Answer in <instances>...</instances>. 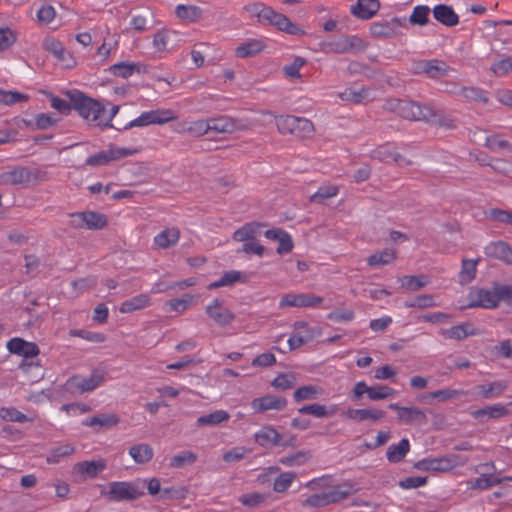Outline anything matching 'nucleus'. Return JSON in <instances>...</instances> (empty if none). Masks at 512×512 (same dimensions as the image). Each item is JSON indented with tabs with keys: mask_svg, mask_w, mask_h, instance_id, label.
Returning a JSON list of instances; mask_svg holds the SVG:
<instances>
[{
	"mask_svg": "<svg viewBox=\"0 0 512 512\" xmlns=\"http://www.w3.org/2000/svg\"><path fill=\"white\" fill-rule=\"evenodd\" d=\"M430 9L425 5H418L414 7L409 21L411 24L423 26L428 23Z\"/></svg>",
	"mask_w": 512,
	"mask_h": 512,
	"instance_id": "nucleus-55",
	"label": "nucleus"
},
{
	"mask_svg": "<svg viewBox=\"0 0 512 512\" xmlns=\"http://www.w3.org/2000/svg\"><path fill=\"white\" fill-rule=\"evenodd\" d=\"M508 414V407L501 403L487 405L471 412V416L479 422H486L490 419H499L507 416Z\"/></svg>",
	"mask_w": 512,
	"mask_h": 512,
	"instance_id": "nucleus-18",
	"label": "nucleus"
},
{
	"mask_svg": "<svg viewBox=\"0 0 512 512\" xmlns=\"http://www.w3.org/2000/svg\"><path fill=\"white\" fill-rule=\"evenodd\" d=\"M175 15L182 21L192 23L198 21L202 17L203 10L196 5L178 4L175 7Z\"/></svg>",
	"mask_w": 512,
	"mask_h": 512,
	"instance_id": "nucleus-32",
	"label": "nucleus"
},
{
	"mask_svg": "<svg viewBox=\"0 0 512 512\" xmlns=\"http://www.w3.org/2000/svg\"><path fill=\"white\" fill-rule=\"evenodd\" d=\"M499 304L497 285L492 288H472L468 294L467 307L493 309Z\"/></svg>",
	"mask_w": 512,
	"mask_h": 512,
	"instance_id": "nucleus-4",
	"label": "nucleus"
},
{
	"mask_svg": "<svg viewBox=\"0 0 512 512\" xmlns=\"http://www.w3.org/2000/svg\"><path fill=\"white\" fill-rule=\"evenodd\" d=\"M106 466L107 462L103 458L81 461L74 465L73 473L82 480L92 479L101 473Z\"/></svg>",
	"mask_w": 512,
	"mask_h": 512,
	"instance_id": "nucleus-11",
	"label": "nucleus"
},
{
	"mask_svg": "<svg viewBox=\"0 0 512 512\" xmlns=\"http://www.w3.org/2000/svg\"><path fill=\"white\" fill-rule=\"evenodd\" d=\"M487 257L512 265V247L504 241H493L484 248Z\"/></svg>",
	"mask_w": 512,
	"mask_h": 512,
	"instance_id": "nucleus-17",
	"label": "nucleus"
},
{
	"mask_svg": "<svg viewBox=\"0 0 512 512\" xmlns=\"http://www.w3.org/2000/svg\"><path fill=\"white\" fill-rule=\"evenodd\" d=\"M209 121V132L214 133H231L237 129L236 122L227 116H221L217 118H210Z\"/></svg>",
	"mask_w": 512,
	"mask_h": 512,
	"instance_id": "nucleus-35",
	"label": "nucleus"
},
{
	"mask_svg": "<svg viewBox=\"0 0 512 512\" xmlns=\"http://www.w3.org/2000/svg\"><path fill=\"white\" fill-rule=\"evenodd\" d=\"M373 157L386 163L394 162L400 166L408 164V161L396 151L395 145L389 143L375 149Z\"/></svg>",
	"mask_w": 512,
	"mask_h": 512,
	"instance_id": "nucleus-23",
	"label": "nucleus"
},
{
	"mask_svg": "<svg viewBox=\"0 0 512 512\" xmlns=\"http://www.w3.org/2000/svg\"><path fill=\"white\" fill-rule=\"evenodd\" d=\"M244 10L250 17H255L259 22L264 23L266 18L269 17V13H271V8L262 2L249 3L244 6Z\"/></svg>",
	"mask_w": 512,
	"mask_h": 512,
	"instance_id": "nucleus-46",
	"label": "nucleus"
},
{
	"mask_svg": "<svg viewBox=\"0 0 512 512\" xmlns=\"http://www.w3.org/2000/svg\"><path fill=\"white\" fill-rule=\"evenodd\" d=\"M405 306L408 308H429L436 306V302L434 297L431 295H419L409 301H406Z\"/></svg>",
	"mask_w": 512,
	"mask_h": 512,
	"instance_id": "nucleus-62",
	"label": "nucleus"
},
{
	"mask_svg": "<svg viewBox=\"0 0 512 512\" xmlns=\"http://www.w3.org/2000/svg\"><path fill=\"white\" fill-rule=\"evenodd\" d=\"M250 406L255 413H265L271 410L282 411L287 406V400L282 396L267 394L253 399Z\"/></svg>",
	"mask_w": 512,
	"mask_h": 512,
	"instance_id": "nucleus-10",
	"label": "nucleus"
},
{
	"mask_svg": "<svg viewBox=\"0 0 512 512\" xmlns=\"http://www.w3.org/2000/svg\"><path fill=\"white\" fill-rule=\"evenodd\" d=\"M120 422V418L115 413H102L82 421V425L91 427L95 430L102 428H111L116 426Z\"/></svg>",
	"mask_w": 512,
	"mask_h": 512,
	"instance_id": "nucleus-22",
	"label": "nucleus"
},
{
	"mask_svg": "<svg viewBox=\"0 0 512 512\" xmlns=\"http://www.w3.org/2000/svg\"><path fill=\"white\" fill-rule=\"evenodd\" d=\"M397 391L387 385L370 386L369 399L372 401L384 400L393 397Z\"/></svg>",
	"mask_w": 512,
	"mask_h": 512,
	"instance_id": "nucleus-53",
	"label": "nucleus"
},
{
	"mask_svg": "<svg viewBox=\"0 0 512 512\" xmlns=\"http://www.w3.org/2000/svg\"><path fill=\"white\" fill-rule=\"evenodd\" d=\"M17 40V34L10 27H0V51L9 49Z\"/></svg>",
	"mask_w": 512,
	"mask_h": 512,
	"instance_id": "nucleus-59",
	"label": "nucleus"
},
{
	"mask_svg": "<svg viewBox=\"0 0 512 512\" xmlns=\"http://www.w3.org/2000/svg\"><path fill=\"white\" fill-rule=\"evenodd\" d=\"M324 390L320 386L316 385H304L297 388L294 391L293 397L296 402L306 401V400H316L320 396H322Z\"/></svg>",
	"mask_w": 512,
	"mask_h": 512,
	"instance_id": "nucleus-39",
	"label": "nucleus"
},
{
	"mask_svg": "<svg viewBox=\"0 0 512 512\" xmlns=\"http://www.w3.org/2000/svg\"><path fill=\"white\" fill-rule=\"evenodd\" d=\"M491 70L497 76H505L512 72V57L501 59L491 66Z\"/></svg>",
	"mask_w": 512,
	"mask_h": 512,
	"instance_id": "nucleus-64",
	"label": "nucleus"
},
{
	"mask_svg": "<svg viewBox=\"0 0 512 512\" xmlns=\"http://www.w3.org/2000/svg\"><path fill=\"white\" fill-rule=\"evenodd\" d=\"M305 452H297L279 459V462L287 467H296L305 464L308 460Z\"/></svg>",
	"mask_w": 512,
	"mask_h": 512,
	"instance_id": "nucleus-63",
	"label": "nucleus"
},
{
	"mask_svg": "<svg viewBox=\"0 0 512 512\" xmlns=\"http://www.w3.org/2000/svg\"><path fill=\"white\" fill-rule=\"evenodd\" d=\"M475 329L471 324L465 323L448 329L445 335L448 338L461 340L467 336L474 335Z\"/></svg>",
	"mask_w": 512,
	"mask_h": 512,
	"instance_id": "nucleus-54",
	"label": "nucleus"
},
{
	"mask_svg": "<svg viewBox=\"0 0 512 512\" xmlns=\"http://www.w3.org/2000/svg\"><path fill=\"white\" fill-rule=\"evenodd\" d=\"M105 373L103 370L95 369L90 375H75L70 377L65 383L66 391L74 394H83L96 389L104 381Z\"/></svg>",
	"mask_w": 512,
	"mask_h": 512,
	"instance_id": "nucleus-2",
	"label": "nucleus"
},
{
	"mask_svg": "<svg viewBox=\"0 0 512 512\" xmlns=\"http://www.w3.org/2000/svg\"><path fill=\"white\" fill-rule=\"evenodd\" d=\"M7 349L10 353L24 358L35 357L39 354V348L35 343L25 341L19 337L10 339L7 342Z\"/></svg>",
	"mask_w": 512,
	"mask_h": 512,
	"instance_id": "nucleus-19",
	"label": "nucleus"
},
{
	"mask_svg": "<svg viewBox=\"0 0 512 512\" xmlns=\"http://www.w3.org/2000/svg\"><path fill=\"white\" fill-rule=\"evenodd\" d=\"M254 439L261 447H271L277 445L280 441V434L278 431L270 426H263L254 434Z\"/></svg>",
	"mask_w": 512,
	"mask_h": 512,
	"instance_id": "nucleus-25",
	"label": "nucleus"
},
{
	"mask_svg": "<svg viewBox=\"0 0 512 512\" xmlns=\"http://www.w3.org/2000/svg\"><path fill=\"white\" fill-rule=\"evenodd\" d=\"M410 443L408 439L403 438L397 444H392L387 449V459L392 463L401 461L409 452Z\"/></svg>",
	"mask_w": 512,
	"mask_h": 512,
	"instance_id": "nucleus-40",
	"label": "nucleus"
},
{
	"mask_svg": "<svg viewBox=\"0 0 512 512\" xmlns=\"http://www.w3.org/2000/svg\"><path fill=\"white\" fill-rule=\"evenodd\" d=\"M209 121L208 120H196L191 122H185L181 124L178 132H187L192 136L199 137L209 133Z\"/></svg>",
	"mask_w": 512,
	"mask_h": 512,
	"instance_id": "nucleus-41",
	"label": "nucleus"
},
{
	"mask_svg": "<svg viewBox=\"0 0 512 512\" xmlns=\"http://www.w3.org/2000/svg\"><path fill=\"white\" fill-rule=\"evenodd\" d=\"M368 96L369 91L362 86L346 88L343 92L339 94V97L342 101H348L353 103H360L366 100Z\"/></svg>",
	"mask_w": 512,
	"mask_h": 512,
	"instance_id": "nucleus-43",
	"label": "nucleus"
},
{
	"mask_svg": "<svg viewBox=\"0 0 512 512\" xmlns=\"http://www.w3.org/2000/svg\"><path fill=\"white\" fill-rule=\"evenodd\" d=\"M102 495L112 501H131L144 495L137 482L114 481L109 483L108 489Z\"/></svg>",
	"mask_w": 512,
	"mask_h": 512,
	"instance_id": "nucleus-3",
	"label": "nucleus"
},
{
	"mask_svg": "<svg viewBox=\"0 0 512 512\" xmlns=\"http://www.w3.org/2000/svg\"><path fill=\"white\" fill-rule=\"evenodd\" d=\"M351 487L347 484L335 486L329 491L312 495L307 502L313 506H322L330 503L338 502L351 494Z\"/></svg>",
	"mask_w": 512,
	"mask_h": 512,
	"instance_id": "nucleus-8",
	"label": "nucleus"
},
{
	"mask_svg": "<svg viewBox=\"0 0 512 512\" xmlns=\"http://www.w3.org/2000/svg\"><path fill=\"white\" fill-rule=\"evenodd\" d=\"M129 455L135 463L145 464L153 458L154 451L149 444L139 443L129 448Z\"/></svg>",
	"mask_w": 512,
	"mask_h": 512,
	"instance_id": "nucleus-33",
	"label": "nucleus"
},
{
	"mask_svg": "<svg viewBox=\"0 0 512 512\" xmlns=\"http://www.w3.org/2000/svg\"><path fill=\"white\" fill-rule=\"evenodd\" d=\"M258 228L259 225L256 223H247L234 232L233 239L239 242L250 241L254 238Z\"/></svg>",
	"mask_w": 512,
	"mask_h": 512,
	"instance_id": "nucleus-51",
	"label": "nucleus"
},
{
	"mask_svg": "<svg viewBox=\"0 0 512 512\" xmlns=\"http://www.w3.org/2000/svg\"><path fill=\"white\" fill-rule=\"evenodd\" d=\"M263 48L264 45L260 40L253 39L239 45L235 52L238 57L246 58L259 53Z\"/></svg>",
	"mask_w": 512,
	"mask_h": 512,
	"instance_id": "nucleus-47",
	"label": "nucleus"
},
{
	"mask_svg": "<svg viewBox=\"0 0 512 512\" xmlns=\"http://www.w3.org/2000/svg\"><path fill=\"white\" fill-rule=\"evenodd\" d=\"M379 8V0H357L351 8V13L359 19L368 20L379 11Z\"/></svg>",
	"mask_w": 512,
	"mask_h": 512,
	"instance_id": "nucleus-24",
	"label": "nucleus"
},
{
	"mask_svg": "<svg viewBox=\"0 0 512 512\" xmlns=\"http://www.w3.org/2000/svg\"><path fill=\"white\" fill-rule=\"evenodd\" d=\"M395 259H396L395 250L392 248H386L382 251L372 254L367 259V263L371 267L380 268L384 265L393 263Z\"/></svg>",
	"mask_w": 512,
	"mask_h": 512,
	"instance_id": "nucleus-36",
	"label": "nucleus"
},
{
	"mask_svg": "<svg viewBox=\"0 0 512 512\" xmlns=\"http://www.w3.org/2000/svg\"><path fill=\"white\" fill-rule=\"evenodd\" d=\"M506 388V383L497 381L490 384L478 385L476 390L482 398L489 399L501 395Z\"/></svg>",
	"mask_w": 512,
	"mask_h": 512,
	"instance_id": "nucleus-45",
	"label": "nucleus"
},
{
	"mask_svg": "<svg viewBox=\"0 0 512 512\" xmlns=\"http://www.w3.org/2000/svg\"><path fill=\"white\" fill-rule=\"evenodd\" d=\"M176 36V32L168 29H162L153 35V47L157 52H167L171 48V42Z\"/></svg>",
	"mask_w": 512,
	"mask_h": 512,
	"instance_id": "nucleus-34",
	"label": "nucleus"
},
{
	"mask_svg": "<svg viewBox=\"0 0 512 512\" xmlns=\"http://www.w3.org/2000/svg\"><path fill=\"white\" fill-rule=\"evenodd\" d=\"M460 395H462V391H460V390L440 389L437 391L430 392L429 394H427L425 396H421L419 399L424 400L426 398H432V399H437L439 401H446L449 399L456 398Z\"/></svg>",
	"mask_w": 512,
	"mask_h": 512,
	"instance_id": "nucleus-58",
	"label": "nucleus"
},
{
	"mask_svg": "<svg viewBox=\"0 0 512 512\" xmlns=\"http://www.w3.org/2000/svg\"><path fill=\"white\" fill-rule=\"evenodd\" d=\"M417 70L427 74L429 77L436 78L446 74L447 66L439 60L423 61L418 64Z\"/></svg>",
	"mask_w": 512,
	"mask_h": 512,
	"instance_id": "nucleus-38",
	"label": "nucleus"
},
{
	"mask_svg": "<svg viewBox=\"0 0 512 512\" xmlns=\"http://www.w3.org/2000/svg\"><path fill=\"white\" fill-rule=\"evenodd\" d=\"M388 408L397 413L398 422L404 425H421L427 422L425 412L416 406H400L390 403Z\"/></svg>",
	"mask_w": 512,
	"mask_h": 512,
	"instance_id": "nucleus-6",
	"label": "nucleus"
},
{
	"mask_svg": "<svg viewBox=\"0 0 512 512\" xmlns=\"http://www.w3.org/2000/svg\"><path fill=\"white\" fill-rule=\"evenodd\" d=\"M136 153L135 149L120 148L111 146L108 150L100 151L93 155H90L85 163L89 166H103L111 161L119 160L121 158L131 156Z\"/></svg>",
	"mask_w": 512,
	"mask_h": 512,
	"instance_id": "nucleus-7",
	"label": "nucleus"
},
{
	"mask_svg": "<svg viewBox=\"0 0 512 512\" xmlns=\"http://www.w3.org/2000/svg\"><path fill=\"white\" fill-rule=\"evenodd\" d=\"M73 109L91 126L107 127L106 111L104 106L83 93L75 91L68 92Z\"/></svg>",
	"mask_w": 512,
	"mask_h": 512,
	"instance_id": "nucleus-1",
	"label": "nucleus"
},
{
	"mask_svg": "<svg viewBox=\"0 0 512 512\" xmlns=\"http://www.w3.org/2000/svg\"><path fill=\"white\" fill-rule=\"evenodd\" d=\"M246 280V276L237 270H229L225 271L222 276L214 282H211L207 288L209 290L218 289L221 287H231L238 282H244Z\"/></svg>",
	"mask_w": 512,
	"mask_h": 512,
	"instance_id": "nucleus-27",
	"label": "nucleus"
},
{
	"mask_svg": "<svg viewBox=\"0 0 512 512\" xmlns=\"http://www.w3.org/2000/svg\"><path fill=\"white\" fill-rule=\"evenodd\" d=\"M296 479V474L294 472H282L275 479L273 484V490L277 493H283L289 489L291 484Z\"/></svg>",
	"mask_w": 512,
	"mask_h": 512,
	"instance_id": "nucleus-50",
	"label": "nucleus"
},
{
	"mask_svg": "<svg viewBox=\"0 0 512 512\" xmlns=\"http://www.w3.org/2000/svg\"><path fill=\"white\" fill-rule=\"evenodd\" d=\"M180 238V231L176 227L166 228L154 237V245L160 249L174 246Z\"/></svg>",
	"mask_w": 512,
	"mask_h": 512,
	"instance_id": "nucleus-28",
	"label": "nucleus"
},
{
	"mask_svg": "<svg viewBox=\"0 0 512 512\" xmlns=\"http://www.w3.org/2000/svg\"><path fill=\"white\" fill-rule=\"evenodd\" d=\"M71 224L76 228L101 229L107 224L106 217L97 212H79L71 215Z\"/></svg>",
	"mask_w": 512,
	"mask_h": 512,
	"instance_id": "nucleus-9",
	"label": "nucleus"
},
{
	"mask_svg": "<svg viewBox=\"0 0 512 512\" xmlns=\"http://www.w3.org/2000/svg\"><path fill=\"white\" fill-rule=\"evenodd\" d=\"M0 417L5 421L24 423L30 421L25 414L21 413L15 408H2L0 410Z\"/></svg>",
	"mask_w": 512,
	"mask_h": 512,
	"instance_id": "nucleus-61",
	"label": "nucleus"
},
{
	"mask_svg": "<svg viewBox=\"0 0 512 512\" xmlns=\"http://www.w3.org/2000/svg\"><path fill=\"white\" fill-rule=\"evenodd\" d=\"M265 123L275 122L278 131L281 134H294L297 117L291 115L275 116L271 112H264Z\"/></svg>",
	"mask_w": 512,
	"mask_h": 512,
	"instance_id": "nucleus-21",
	"label": "nucleus"
},
{
	"mask_svg": "<svg viewBox=\"0 0 512 512\" xmlns=\"http://www.w3.org/2000/svg\"><path fill=\"white\" fill-rule=\"evenodd\" d=\"M75 451V447L71 444H61L52 448L47 454L46 460L48 463L56 464L64 458L70 456Z\"/></svg>",
	"mask_w": 512,
	"mask_h": 512,
	"instance_id": "nucleus-44",
	"label": "nucleus"
},
{
	"mask_svg": "<svg viewBox=\"0 0 512 512\" xmlns=\"http://www.w3.org/2000/svg\"><path fill=\"white\" fill-rule=\"evenodd\" d=\"M433 472H448L457 467L458 463L452 457L432 458Z\"/></svg>",
	"mask_w": 512,
	"mask_h": 512,
	"instance_id": "nucleus-57",
	"label": "nucleus"
},
{
	"mask_svg": "<svg viewBox=\"0 0 512 512\" xmlns=\"http://www.w3.org/2000/svg\"><path fill=\"white\" fill-rule=\"evenodd\" d=\"M138 70V66L130 62H119L109 67L108 71L111 75L120 78H129Z\"/></svg>",
	"mask_w": 512,
	"mask_h": 512,
	"instance_id": "nucleus-48",
	"label": "nucleus"
},
{
	"mask_svg": "<svg viewBox=\"0 0 512 512\" xmlns=\"http://www.w3.org/2000/svg\"><path fill=\"white\" fill-rule=\"evenodd\" d=\"M345 417L354 422L372 421L376 422L385 417V412L372 408L348 409L344 413Z\"/></svg>",
	"mask_w": 512,
	"mask_h": 512,
	"instance_id": "nucleus-20",
	"label": "nucleus"
},
{
	"mask_svg": "<svg viewBox=\"0 0 512 512\" xmlns=\"http://www.w3.org/2000/svg\"><path fill=\"white\" fill-rule=\"evenodd\" d=\"M478 260L464 259L462 261V269L459 273V280L461 284L471 282L476 275V267Z\"/></svg>",
	"mask_w": 512,
	"mask_h": 512,
	"instance_id": "nucleus-49",
	"label": "nucleus"
},
{
	"mask_svg": "<svg viewBox=\"0 0 512 512\" xmlns=\"http://www.w3.org/2000/svg\"><path fill=\"white\" fill-rule=\"evenodd\" d=\"M322 302V298L309 294H286L280 302L279 307H314Z\"/></svg>",
	"mask_w": 512,
	"mask_h": 512,
	"instance_id": "nucleus-13",
	"label": "nucleus"
},
{
	"mask_svg": "<svg viewBox=\"0 0 512 512\" xmlns=\"http://www.w3.org/2000/svg\"><path fill=\"white\" fill-rule=\"evenodd\" d=\"M147 125H162L177 119V115L170 109H155L142 112Z\"/></svg>",
	"mask_w": 512,
	"mask_h": 512,
	"instance_id": "nucleus-26",
	"label": "nucleus"
},
{
	"mask_svg": "<svg viewBox=\"0 0 512 512\" xmlns=\"http://www.w3.org/2000/svg\"><path fill=\"white\" fill-rule=\"evenodd\" d=\"M230 415L225 410H215L209 414L202 415L197 419L198 426H215L228 421Z\"/></svg>",
	"mask_w": 512,
	"mask_h": 512,
	"instance_id": "nucleus-42",
	"label": "nucleus"
},
{
	"mask_svg": "<svg viewBox=\"0 0 512 512\" xmlns=\"http://www.w3.org/2000/svg\"><path fill=\"white\" fill-rule=\"evenodd\" d=\"M338 193V187L335 185H323L314 194L310 196V201L320 203L325 199L336 196Z\"/></svg>",
	"mask_w": 512,
	"mask_h": 512,
	"instance_id": "nucleus-56",
	"label": "nucleus"
},
{
	"mask_svg": "<svg viewBox=\"0 0 512 512\" xmlns=\"http://www.w3.org/2000/svg\"><path fill=\"white\" fill-rule=\"evenodd\" d=\"M434 18L446 26H455L459 22L458 15L454 12L452 7L439 4L433 9Z\"/></svg>",
	"mask_w": 512,
	"mask_h": 512,
	"instance_id": "nucleus-31",
	"label": "nucleus"
},
{
	"mask_svg": "<svg viewBox=\"0 0 512 512\" xmlns=\"http://www.w3.org/2000/svg\"><path fill=\"white\" fill-rule=\"evenodd\" d=\"M296 383L295 376L291 373H281L274 378L271 385L280 390L292 388Z\"/></svg>",
	"mask_w": 512,
	"mask_h": 512,
	"instance_id": "nucleus-60",
	"label": "nucleus"
},
{
	"mask_svg": "<svg viewBox=\"0 0 512 512\" xmlns=\"http://www.w3.org/2000/svg\"><path fill=\"white\" fill-rule=\"evenodd\" d=\"M206 313L219 326H227L234 319V314L218 299H214L207 305Z\"/></svg>",
	"mask_w": 512,
	"mask_h": 512,
	"instance_id": "nucleus-14",
	"label": "nucleus"
},
{
	"mask_svg": "<svg viewBox=\"0 0 512 512\" xmlns=\"http://www.w3.org/2000/svg\"><path fill=\"white\" fill-rule=\"evenodd\" d=\"M265 23L276 26L279 30L285 31L289 34H297L299 32V28L294 25L285 15L275 12L271 8V13H269V17L266 18Z\"/></svg>",
	"mask_w": 512,
	"mask_h": 512,
	"instance_id": "nucleus-30",
	"label": "nucleus"
},
{
	"mask_svg": "<svg viewBox=\"0 0 512 512\" xmlns=\"http://www.w3.org/2000/svg\"><path fill=\"white\" fill-rule=\"evenodd\" d=\"M398 110L403 118L409 120H427L431 115V110L428 107L414 102L400 101Z\"/></svg>",
	"mask_w": 512,
	"mask_h": 512,
	"instance_id": "nucleus-15",
	"label": "nucleus"
},
{
	"mask_svg": "<svg viewBox=\"0 0 512 512\" xmlns=\"http://www.w3.org/2000/svg\"><path fill=\"white\" fill-rule=\"evenodd\" d=\"M43 46L45 50L50 52L62 66L71 68L76 64L75 58L58 40L54 38H47L44 40Z\"/></svg>",
	"mask_w": 512,
	"mask_h": 512,
	"instance_id": "nucleus-12",
	"label": "nucleus"
},
{
	"mask_svg": "<svg viewBox=\"0 0 512 512\" xmlns=\"http://www.w3.org/2000/svg\"><path fill=\"white\" fill-rule=\"evenodd\" d=\"M321 335V329L311 327L304 321L296 322L293 325V333L288 339L290 350H295L304 344L309 343L317 336Z\"/></svg>",
	"mask_w": 512,
	"mask_h": 512,
	"instance_id": "nucleus-5",
	"label": "nucleus"
},
{
	"mask_svg": "<svg viewBox=\"0 0 512 512\" xmlns=\"http://www.w3.org/2000/svg\"><path fill=\"white\" fill-rule=\"evenodd\" d=\"M151 304L150 295L147 293L136 295L125 300L119 307V311L123 314L132 313L137 310L144 309Z\"/></svg>",
	"mask_w": 512,
	"mask_h": 512,
	"instance_id": "nucleus-29",
	"label": "nucleus"
},
{
	"mask_svg": "<svg viewBox=\"0 0 512 512\" xmlns=\"http://www.w3.org/2000/svg\"><path fill=\"white\" fill-rule=\"evenodd\" d=\"M197 460V455L190 451L185 450L170 459V466L173 468H182L186 465L193 464Z\"/></svg>",
	"mask_w": 512,
	"mask_h": 512,
	"instance_id": "nucleus-52",
	"label": "nucleus"
},
{
	"mask_svg": "<svg viewBox=\"0 0 512 512\" xmlns=\"http://www.w3.org/2000/svg\"><path fill=\"white\" fill-rule=\"evenodd\" d=\"M195 297L191 294H185L180 298L167 301L164 305L166 311H173L178 314L184 313L189 307L195 304Z\"/></svg>",
	"mask_w": 512,
	"mask_h": 512,
	"instance_id": "nucleus-37",
	"label": "nucleus"
},
{
	"mask_svg": "<svg viewBox=\"0 0 512 512\" xmlns=\"http://www.w3.org/2000/svg\"><path fill=\"white\" fill-rule=\"evenodd\" d=\"M364 47V42L357 36H346L327 43V49L335 53L359 51Z\"/></svg>",
	"mask_w": 512,
	"mask_h": 512,
	"instance_id": "nucleus-16",
	"label": "nucleus"
}]
</instances>
